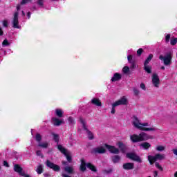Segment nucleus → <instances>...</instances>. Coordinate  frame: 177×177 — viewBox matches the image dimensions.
Listing matches in <instances>:
<instances>
[{
	"instance_id": "c756f323",
	"label": "nucleus",
	"mask_w": 177,
	"mask_h": 177,
	"mask_svg": "<svg viewBox=\"0 0 177 177\" xmlns=\"http://www.w3.org/2000/svg\"><path fill=\"white\" fill-rule=\"evenodd\" d=\"M38 146L39 147H42L43 149H48L49 144L48 142L39 143Z\"/></svg>"
},
{
	"instance_id": "79ce46f5",
	"label": "nucleus",
	"mask_w": 177,
	"mask_h": 177,
	"mask_svg": "<svg viewBox=\"0 0 177 177\" xmlns=\"http://www.w3.org/2000/svg\"><path fill=\"white\" fill-rule=\"evenodd\" d=\"M130 68H136V62L135 61L130 62Z\"/></svg>"
},
{
	"instance_id": "052dcab7",
	"label": "nucleus",
	"mask_w": 177,
	"mask_h": 177,
	"mask_svg": "<svg viewBox=\"0 0 177 177\" xmlns=\"http://www.w3.org/2000/svg\"><path fill=\"white\" fill-rule=\"evenodd\" d=\"M44 177H49V176H50V174H48V173H45V174H44Z\"/></svg>"
},
{
	"instance_id": "e433bc0d",
	"label": "nucleus",
	"mask_w": 177,
	"mask_h": 177,
	"mask_svg": "<svg viewBox=\"0 0 177 177\" xmlns=\"http://www.w3.org/2000/svg\"><path fill=\"white\" fill-rule=\"evenodd\" d=\"M171 39V35L169 34H167L166 36H165V41L166 42V44H168V42H169V40Z\"/></svg>"
},
{
	"instance_id": "c85d7f7f",
	"label": "nucleus",
	"mask_w": 177,
	"mask_h": 177,
	"mask_svg": "<svg viewBox=\"0 0 177 177\" xmlns=\"http://www.w3.org/2000/svg\"><path fill=\"white\" fill-rule=\"evenodd\" d=\"M36 172L38 174V175H41V174H42V172H44V167L42 166V165H39L37 169H36Z\"/></svg>"
},
{
	"instance_id": "20e7f679",
	"label": "nucleus",
	"mask_w": 177,
	"mask_h": 177,
	"mask_svg": "<svg viewBox=\"0 0 177 177\" xmlns=\"http://www.w3.org/2000/svg\"><path fill=\"white\" fill-rule=\"evenodd\" d=\"M79 120H80V122L82 124L83 129L87 133L88 138L89 139V140H93V139H95V137L93 136V133H92V131H89V129H88V127H86V124H85V120H84L82 117H80Z\"/></svg>"
},
{
	"instance_id": "5fc2aeb1",
	"label": "nucleus",
	"mask_w": 177,
	"mask_h": 177,
	"mask_svg": "<svg viewBox=\"0 0 177 177\" xmlns=\"http://www.w3.org/2000/svg\"><path fill=\"white\" fill-rule=\"evenodd\" d=\"M21 8V4H17V12H19V10H20Z\"/></svg>"
},
{
	"instance_id": "a19ab883",
	"label": "nucleus",
	"mask_w": 177,
	"mask_h": 177,
	"mask_svg": "<svg viewBox=\"0 0 177 177\" xmlns=\"http://www.w3.org/2000/svg\"><path fill=\"white\" fill-rule=\"evenodd\" d=\"M36 154L39 157H41V158H44V154H42V152L41 151H39V150L37 151Z\"/></svg>"
},
{
	"instance_id": "c03bdc74",
	"label": "nucleus",
	"mask_w": 177,
	"mask_h": 177,
	"mask_svg": "<svg viewBox=\"0 0 177 177\" xmlns=\"http://www.w3.org/2000/svg\"><path fill=\"white\" fill-rule=\"evenodd\" d=\"M111 172H113V169L103 170L104 174H111Z\"/></svg>"
},
{
	"instance_id": "5701e85b",
	"label": "nucleus",
	"mask_w": 177,
	"mask_h": 177,
	"mask_svg": "<svg viewBox=\"0 0 177 177\" xmlns=\"http://www.w3.org/2000/svg\"><path fill=\"white\" fill-rule=\"evenodd\" d=\"M64 114V112L62 109H57L55 110V115L59 118H62L63 117V115Z\"/></svg>"
},
{
	"instance_id": "393cba45",
	"label": "nucleus",
	"mask_w": 177,
	"mask_h": 177,
	"mask_svg": "<svg viewBox=\"0 0 177 177\" xmlns=\"http://www.w3.org/2000/svg\"><path fill=\"white\" fill-rule=\"evenodd\" d=\"M64 171L65 172H67V174H74V168L73 167H70V166H68V167H64Z\"/></svg>"
},
{
	"instance_id": "2eb2a0df",
	"label": "nucleus",
	"mask_w": 177,
	"mask_h": 177,
	"mask_svg": "<svg viewBox=\"0 0 177 177\" xmlns=\"http://www.w3.org/2000/svg\"><path fill=\"white\" fill-rule=\"evenodd\" d=\"M117 146L118 147L120 150L122 151V153H125L127 150V146L125 145V144H124V142L119 141L117 143Z\"/></svg>"
},
{
	"instance_id": "a211bd4d",
	"label": "nucleus",
	"mask_w": 177,
	"mask_h": 177,
	"mask_svg": "<svg viewBox=\"0 0 177 177\" xmlns=\"http://www.w3.org/2000/svg\"><path fill=\"white\" fill-rule=\"evenodd\" d=\"M86 167L92 172H97V169L96 168V166H95L93 164H92L91 162H87Z\"/></svg>"
},
{
	"instance_id": "6e6552de",
	"label": "nucleus",
	"mask_w": 177,
	"mask_h": 177,
	"mask_svg": "<svg viewBox=\"0 0 177 177\" xmlns=\"http://www.w3.org/2000/svg\"><path fill=\"white\" fill-rule=\"evenodd\" d=\"M128 104V100L125 97H122L120 100L113 103V106H127Z\"/></svg>"
},
{
	"instance_id": "4c0bfd02",
	"label": "nucleus",
	"mask_w": 177,
	"mask_h": 177,
	"mask_svg": "<svg viewBox=\"0 0 177 177\" xmlns=\"http://www.w3.org/2000/svg\"><path fill=\"white\" fill-rule=\"evenodd\" d=\"M176 43H177V38H174V39H171L170 40V44H171V45H172V46L176 45Z\"/></svg>"
},
{
	"instance_id": "69168bd1",
	"label": "nucleus",
	"mask_w": 177,
	"mask_h": 177,
	"mask_svg": "<svg viewBox=\"0 0 177 177\" xmlns=\"http://www.w3.org/2000/svg\"><path fill=\"white\" fill-rule=\"evenodd\" d=\"M22 15H23V16L26 15V13H24V11H22Z\"/></svg>"
},
{
	"instance_id": "3c124183",
	"label": "nucleus",
	"mask_w": 177,
	"mask_h": 177,
	"mask_svg": "<svg viewBox=\"0 0 177 177\" xmlns=\"http://www.w3.org/2000/svg\"><path fill=\"white\" fill-rule=\"evenodd\" d=\"M133 92H134V95H136V96H138V95H139V90L134 88Z\"/></svg>"
},
{
	"instance_id": "f704fd0d",
	"label": "nucleus",
	"mask_w": 177,
	"mask_h": 177,
	"mask_svg": "<svg viewBox=\"0 0 177 177\" xmlns=\"http://www.w3.org/2000/svg\"><path fill=\"white\" fill-rule=\"evenodd\" d=\"M122 72L124 74H128L129 73V66H124L122 68Z\"/></svg>"
},
{
	"instance_id": "de8ad7c7",
	"label": "nucleus",
	"mask_w": 177,
	"mask_h": 177,
	"mask_svg": "<svg viewBox=\"0 0 177 177\" xmlns=\"http://www.w3.org/2000/svg\"><path fill=\"white\" fill-rule=\"evenodd\" d=\"M140 87L141 89H143V91H146V85L144 83H141Z\"/></svg>"
},
{
	"instance_id": "6e6d98bb",
	"label": "nucleus",
	"mask_w": 177,
	"mask_h": 177,
	"mask_svg": "<svg viewBox=\"0 0 177 177\" xmlns=\"http://www.w3.org/2000/svg\"><path fill=\"white\" fill-rule=\"evenodd\" d=\"M153 176H154V177L158 176V171H153Z\"/></svg>"
},
{
	"instance_id": "0e129e2a",
	"label": "nucleus",
	"mask_w": 177,
	"mask_h": 177,
	"mask_svg": "<svg viewBox=\"0 0 177 177\" xmlns=\"http://www.w3.org/2000/svg\"><path fill=\"white\" fill-rule=\"evenodd\" d=\"M174 177H177V171L174 173Z\"/></svg>"
},
{
	"instance_id": "774afa93",
	"label": "nucleus",
	"mask_w": 177,
	"mask_h": 177,
	"mask_svg": "<svg viewBox=\"0 0 177 177\" xmlns=\"http://www.w3.org/2000/svg\"><path fill=\"white\" fill-rule=\"evenodd\" d=\"M0 169H1V167H0Z\"/></svg>"
},
{
	"instance_id": "f03ea898",
	"label": "nucleus",
	"mask_w": 177,
	"mask_h": 177,
	"mask_svg": "<svg viewBox=\"0 0 177 177\" xmlns=\"http://www.w3.org/2000/svg\"><path fill=\"white\" fill-rule=\"evenodd\" d=\"M173 53L171 51L167 52L165 56L164 55H160L159 59L160 60H162L165 66H170V64H172V56Z\"/></svg>"
},
{
	"instance_id": "39448f33",
	"label": "nucleus",
	"mask_w": 177,
	"mask_h": 177,
	"mask_svg": "<svg viewBox=\"0 0 177 177\" xmlns=\"http://www.w3.org/2000/svg\"><path fill=\"white\" fill-rule=\"evenodd\" d=\"M57 149H58V150H59V151L61 153H62V154H64L68 162H71L73 161V158L71 157L70 153H67V149H66L64 147H63V146H62V145H58Z\"/></svg>"
},
{
	"instance_id": "7c9ffc66",
	"label": "nucleus",
	"mask_w": 177,
	"mask_h": 177,
	"mask_svg": "<svg viewBox=\"0 0 177 177\" xmlns=\"http://www.w3.org/2000/svg\"><path fill=\"white\" fill-rule=\"evenodd\" d=\"M35 140L37 142H38L39 143L42 140V136H41V134H39L38 133H36Z\"/></svg>"
},
{
	"instance_id": "ddd939ff",
	"label": "nucleus",
	"mask_w": 177,
	"mask_h": 177,
	"mask_svg": "<svg viewBox=\"0 0 177 177\" xmlns=\"http://www.w3.org/2000/svg\"><path fill=\"white\" fill-rule=\"evenodd\" d=\"M122 167L125 171H131L135 168V164L133 162H127L123 164Z\"/></svg>"
},
{
	"instance_id": "8fccbe9b",
	"label": "nucleus",
	"mask_w": 177,
	"mask_h": 177,
	"mask_svg": "<svg viewBox=\"0 0 177 177\" xmlns=\"http://www.w3.org/2000/svg\"><path fill=\"white\" fill-rule=\"evenodd\" d=\"M140 127H142L143 128V127H149V123L147 122L140 123Z\"/></svg>"
},
{
	"instance_id": "aec40b11",
	"label": "nucleus",
	"mask_w": 177,
	"mask_h": 177,
	"mask_svg": "<svg viewBox=\"0 0 177 177\" xmlns=\"http://www.w3.org/2000/svg\"><path fill=\"white\" fill-rule=\"evenodd\" d=\"M80 170L82 172H85V171H86V162H85V160H84V159L81 160V165H80Z\"/></svg>"
},
{
	"instance_id": "49530a36",
	"label": "nucleus",
	"mask_w": 177,
	"mask_h": 177,
	"mask_svg": "<svg viewBox=\"0 0 177 177\" xmlns=\"http://www.w3.org/2000/svg\"><path fill=\"white\" fill-rule=\"evenodd\" d=\"M115 107L116 106H114V104H112V109H111V114H115Z\"/></svg>"
},
{
	"instance_id": "603ef678",
	"label": "nucleus",
	"mask_w": 177,
	"mask_h": 177,
	"mask_svg": "<svg viewBox=\"0 0 177 177\" xmlns=\"http://www.w3.org/2000/svg\"><path fill=\"white\" fill-rule=\"evenodd\" d=\"M3 27H8V21L4 20L3 21Z\"/></svg>"
},
{
	"instance_id": "58836bf2",
	"label": "nucleus",
	"mask_w": 177,
	"mask_h": 177,
	"mask_svg": "<svg viewBox=\"0 0 177 177\" xmlns=\"http://www.w3.org/2000/svg\"><path fill=\"white\" fill-rule=\"evenodd\" d=\"M133 57L132 56V55H129L127 56V59H128L129 63H132L133 62H135V60H133Z\"/></svg>"
},
{
	"instance_id": "f257e3e1",
	"label": "nucleus",
	"mask_w": 177,
	"mask_h": 177,
	"mask_svg": "<svg viewBox=\"0 0 177 177\" xmlns=\"http://www.w3.org/2000/svg\"><path fill=\"white\" fill-rule=\"evenodd\" d=\"M150 139V136L145 132L140 133L139 135L133 134L130 136V140L133 143H138L139 142H145Z\"/></svg>"
},
{
	"instance_id": "4d7b16f0",
	"label": "nucleus",
	"mask_w": 177,
	"mask_h": 177,
	"mask_svg": "<svg viewBox=\"0 0 177 177\" xmlns=\"http://www.w3.org/2000/svg\"><path fill=\"white\" fill-rule=\"evenodd\" d=\"M172 151L175 156H177V148L172 149Z\"/></svg>"
},
{
	"instance_id": "2f4dec72",
	"label": "nucleus",
	"mask_w": 177,
	"mask_h": 177,
	"mask_svg": "<svg viewBox=\"0 0 177 177\" xmlns=\"http://www.w3.org/2000/svg\"><path fill=\"white\" fill-rule=\"evenodd\" d=\"M32 2V0H22L20 3V5H26V3H31Z\"/></svg>"
},
{
	"instance_id": "13d9d810",
	"label": "nucleus",
	"mask_w": 177,
	"mask_h": 177,
	"mask_svg": "<svg viewBox=\"0 0 177 177\" xmlns=\"http://www.w3.org/2000/svg\"><path fill=\"white\" fill-rule=\"evenodd\" d=\"M27 17H28V19H31V12H27Z\"/></svg>"
},
{
	"instance_id": "338daca9",
	"label": "nucleus",
	"mask_w": 177,
	"mask_h": 177,
	"mask_svg": "<svg viewBox=\"0 0 177 177\" xmlns=\"http://www.w3.org/2000/svg\"><path fill=\"white\" fill-rule=\"evenodd\" d=\"M176 103H177V100H176Z\"/></svg>"
},
{
	"instance_id": "680f3d73",
	"label": "nucleus",
	"mask_w": 177,
	"mask_h": 177,
	"mask_svg": "<svg viewBox=\"0 0 177 177\" xmlns=\"http://www.w3.org/2000/svg\"><path fill=\"white\" fill-rule=\"evenodd\" d=\"M160 69H161V70H165V66H161V67H160Z\"/></svg>"
},
{
	"instance_id": "9b49d317",
	"label": "nucleus",
	"mask_w": 177,
	"mask_h": 177,
	"mask_svg": "<svg viewBox=\"0 0 177 177\" xmlns=\"http://www.w3.org/2000/svg\"><path fill=\"white\" fill-rule=\"evenodd\" d=\"M105 147H106L109 151H110V153H111L112 154H120V149H118L114 146L105 144Z\"/></svg>"
},
{
	"instance_id": "37998d69",
	"label": "nucleus",
	"mask_w": 177,
	"mask_h": 177,
	"mask_svg": "<svg viewBox=\"0 0 177 177\" xmlns=\"http://www.w3.org/2000/svg\"><path fill=\"white\" fill-rule=\"evenodd\" d=\"M155 165H156V168H158V169H160V171L163 170L162 167H161V165H160V163L156 162Z\"/></svg>"
},
{
	"instance_id": "cd10ccee",
	"label": "nucleus",
	"mask_w": 177,
	"mask_h": 177,
	"mask_svg": "<svg viewBox=\"0 0 177 177\" xmlns=\"http://www.w3.org/2000/svg\"><path fill=\"white\" fill-rule=\"evenodd\" d=\"M153 54H149V56L145 59L144 64H149L150 62H151V59H153Z\"/></svg>"
},
{
	"instance_id": "473e14b6",
	"label": "nucleus",
	"mask_w": 177,
	"mask_h": 177,
	"mask_svg": "<svg viewBox=\"0 0 177 177\" xmlns=\"http://www.w3.org/2000/svg\"><path fill=\"white\" fill-rule=\"evenodd\" d=\"M155 157L157 160H164V155L160 154V153H157L155 155Z\"/></svg>"
},
{
	"instance_id": "4468645a",
	"label": "nucleus",
	"mask_w": 177,
	"mask_h": 177,
	"mask_svg": "<svg viewBox=\"0 0 177 177\" xmlns=\"http://www.w3.org/2000/svg\"><path fill=\"white\" fill-rule=\"evenodd\" d=\"M53 122V125L55 127H60L61 124H64V122H63V120L57 118H51Z\"/></svg>"
},
{
	"instance_id": "bb28decb",
	"label": "nucleus",
	"mask_w": 177,
	"mask_h": 177,
	"mask_svg": "<svg viewBox=\"0 0 177 177\" xmlns=\"http://www.w3.org/2000/svg\"><path fill=\"white\" fill-rule=\"evenodd\" d=\"M144 70L147 73V74H151V67L147 64H144Z\"/></svg>"
},
{
	"instance_id": "72a5a7b5",
	"label": "nucleus",
	"mask_w": 177,
	"mask_h": 177,
	"mask_svg": "<svg viewBox=\"0 0 177 177\" xmlns=\"http://www.w3.org/2000/svg\"><path fill=\"white\" fill-rule=\"evenodd\" d=\"M3 46H9L10 45V43L8 41V39H5L2 42Z\"/></svg>"
},
{
	"instance_id": "1a4fd4ad",
	"label": "nucleus",
	"mask_w": 177,
	"mask_h": 177,
	"mask_svg": "<svg viewBox=\"0 0 177 177\" xmlns=\"http://www.w3.org/2000/svg\"><path fill=\"white\" fill-rule=\"evenodd\" d=\"M12 27L13 28H20V26H19V12L14 13Z\"/></svg>"
},
{
	"instance_id": "7ed1b4c3",
	"label": "nucleus",
	"mask_w": 177,
	"mask_h": 177,
	"mask_svg": "<svg viewBox=\"0 0 177 177\" xmlns=\"http://www.w3.org/2000/svg\"><path fill=\"white\" fill-rule=\"evenodd\" d=\"M133 125L136 128H137V129H140V131H156V129H154V128L143 127L140 126V122H139V119L136 116H133Z\"/></svg>"
},
{
	"instance_id": "864d4df0",
	"label": "nucleus",
	"mask_w": 177,
	"mask_h": 177,
	"mask_svg": "<svg viewBox=\"0 0 177 177\" xmlns=\"http://www.w3.org/2000/svg\"><path fill=\"white\" fill-rule=\"evenodd\" d=\"M21 176H24V177H31V176L28 175V174H26V173L22 172Z\"/></svg>"
},
{
	"instance_id": "09e8293b",
	"label": "nucleus",
	"mask_w": 177,
	"mask_h": 177,
	"mask_svg": "<svg viewBox=\"0 0 177 177\" xmlns=\"http://www.w3.org/2000/svg\"><path fill=\"white\" fill-rule=\"evenodd\" d=\"M3 165H4V167H6L7 168H9V167H10L9 163L6 160L3 161Z\"/></svg>"
},
{
	"instance_id": "c9c22d12",
	"label": "nucleus",
	"mask_w": 177,
	"mask_h": 177,
	"mask_svg": "<svg viewBox=\"0 0 177 177\" xmlns=\"http://www.w3.org/2000/svg\"><path fill=\"white\" fill-rule=\"evenodd\" d=\"M156 150L158 151H164V150H165V147H164V146H158L157 147H156Z\"/></svg>"
},
{
	"instance_id": "dca6fc26",
	"label": "nucleus",
	"mask_w": 177,
	"mask_h": 177,
	"mask_svg": "<svg viewBox=\"0 0 177 177\" xmlns=\"http://www.w3.org/2000/svg\"><path fill=\"white\" fill-rule=\"evenodd\" d=\"M14 171L15 172H17L19 175H21L23 174V168L20 167V165L15 164L14 165Z\"/></svg>"
},
{
	"instance_id": "4be33fe9",
	"label": "nucleus",
	"mask_w": 177,
	"mask_h": 177,
	"mask_svg": "<svg viewBox=\"0 0 177 177\" xmlns=\"http://www.w3.org/2000/svg\"><path fill=\"white\" fill-rule=\"evenodd\" d=\"M111 160H112V162H113V164H117V163L120 162V161L121 160V156H120L118 155H115L111 157Z\"/></svg>"
},
{
	"instance_id": "9d476101",
	"label": "nucleus",
	"mask_w": 177,
	"mask_h": 177,
	"mask_svg": "<svg viewBox=\"0 0 177 177\" xmlns=\"http://www.w3.org/2000/svg\"><path fill=\"white\" fill-rule=\"evenodd\" d=\"M104 153H106V149L103 147H95L91 150L92 154H104Z\"/></svg>"
},
{
	"instance_id": "423d86ee",
	"label": "nucleus",
	"mask_w": 177,
	"mask_h": 177,
	"mask_svg": "<svg viewBox=\"0 0 177 177\" xmlns=\"http://www.w3.org/2000/svg\"><path fill=\"white\" fill-rule=\"evenodd\" d=\"M46 165L47 168L52 169L55 172H59L60 171V166H59V165L53 163V162L49 160H47L46 161Z\"/></svg>"
},
{
	"instance_id": "a878e982",
	"label": "nucleus",
	"mask_w": 177,
	"mask_h": 177,
	"mask_svg": "<svg viewBox=\"0 0 177 177\" xmlns=\"http://www.w3.org/2000/svg\"><path fill=\"white\" fill-rule=\"evenodd\" d=\"M52 136H53V140L55 142V143H57V145H59V140H60V137L59 136V134L52 133Z\"/></svg>"
},
{
	"instance_id": "f3484780",
	"label": "nucleus",
	"mask_w": 177,
	"mask_h": 177,
	"mask_svg": "<svg viewBox=\"0 0 177 177\" xmlns=\"http://www.w3.org/2000/svg\"><path fill=\"white\" fill-rule=\"evenodd\" d=\"M121 78H122L121 74L115 73H114L113 77L111 78V81H112V82H115L116 81H120Z\"/></svg>"
},
{
	"instance_id": "b1692460",
	"label": "nucleus",
	"mask_w": 177,
	"mask_h": 177,
	"mask_svg": "<svg viewBox=\"0 0 177 177\" xmlns=\"http://www.w3.org/2000/svg\"><path fill=\"white\" fill-rule=\"evenodd\" d=\"M148 161L149 162V164H151V165H153L154 164V162H156V161H157V159L156 158V156H148Z\"/></svg>"
},
{
	"instance_id": "412c9836",
	"label": "nucleus",
	"mask_w": 177,
	"mask_h": 177,
	"mask_svg": "<svg viewBox=\"0 0 177 177\" xmlns=\"http://www.w3.org/2000/svg\"><path fill=\"white\" fill-rule=\"evenodd\" d=\"M140 147H142L144 150H149L151 147V145L147 142H142L140 145Z\"/></svg>"
},
{
	"instance_id": "6ab92c4d",
	"label": "nucleus",
	"mask_w": 177,
	"mask_h": 177,
	"mask_svg": "<svg viewBox=\"0 0 177 177\" xmlns=\"http://www.w3.org/2000/svg\"><path fill=\"white\" fill-rule=\"evenodd\" d=\"M92 104H94V106H97L98 107L102 106V102L99 98H93L91 100Z\"/></svg>"
},
{
	"instance_id": "a18cd8bd",
	"label": "nucleus",
	"mask_w": 177,
	"mask_h": 177,
	"mask_svg": "<svg viewBox=\"0 0 177 177\" xmlns=\"http://www.w3.org/2000/svg\"><path fill=\"white\" fill-rule=\"evenodd\" d=\"M68 122L70 124H75L74 118H73V117H71V116H70V117L68 118Z\"/></svg>"
},
{
	"instance_id": "bf43d9fd",
	"label": "nucleus",
	"mask_w": 177,
	"mask_h": 177,
	"mask_svg": "<svg viewBox=\"0 0 177 177\" xmlns=\"http://www.w3.org/2000/svg\"><path fill=\"white\" fill-rule=\"evenodd\" d=\"M3 35V30H2V28L0 27V37H2Z\"/></svg>"
},
{
	"instance_id": "f8f14e48",
	"label": "nucleus",
	"mask_w": 177,
	"mask_h": 177,
	"mask_svg": "<svg viewBox=\"0 0 177 177\" xmlns=\"http://www.w3.org/2000/svg\"><path fill=\"white\" fill-rule=\"evenodd\" d=\"M152 84L153 86L158 88V85H160V77H158L157 73H153L152 75Z\"/></svg>"
},
{
	"instance_id": "e2e57ef3",
	"label": "nucleus",
	"mask_w": 177,
	"mask_h": 177,
	"mask_svg": "<svg viewBox=\"0 0 177 177\" xmlns=\"http://www.w3.org/2000/svg\"><path fill=\"white\" fill-rule=\"evenodd\" d=\"M62 164H63L64 165H67V162L64 161V162H62Z\"/></svg>"
},
{
	"instance_id": "0eeeda50",
	"label": "nucleus",
	"mask_w": 177,
	"mask_h": 177,
	"mask_svg": "<svg viewBox=\"0 0 177 177\" xmlns=\"http://www.w3.org/2000/svg\"><path fill=\"white\" fill-rule=\"evenodd\" d=\"M126 157L127 158H129V160H132L133 161H136V162H139L140 164L142 162L140 156H138L136 153L133 152L127 153L126 154Z\"/></svg>"
},
{
	"instance_id": "ea45409f",
	"label": "nucleus",
	"mask_w": 177,
	"mask_h": 177,
	"mask_svg": "<svg viewBox=\"0 0 177 177\" xmlns=\"http://www.w3.org/2000/svg\"><path fill=\"white\" fill-rule=\"evenodd\" d=\"M142 53H143V48H139L137 50V56L138 57L142 56Z\"/></svg>"
}]
</instances>
